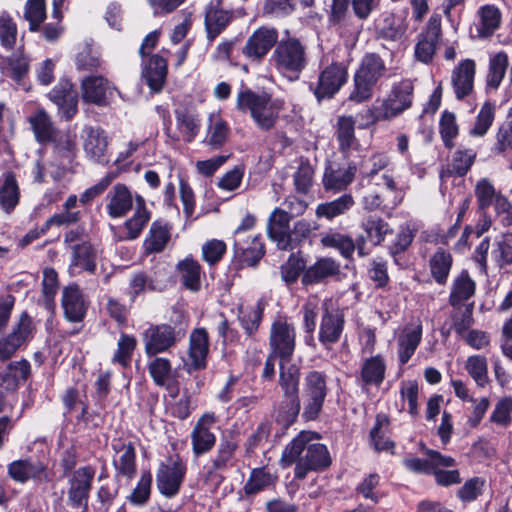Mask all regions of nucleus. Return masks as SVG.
<instances>
[{"label":"nucleus","instance_id":"f257e3e1","mask_svg":"<svg viewBox=\"0 0 512 512\" xmlns=\"http://www.w3.org/2000/svg\"><path fill=\"white\" fill-rule=\"evenodd\" d=\"M278 38L279 32L275 27L262 25L253 31L244 45L241 36L224 39L217 45L214 54L216 58L224 61L243 57L251 64H261L276 46Z\"/></svg>","mask_w":512,"mask_h":512},{"label":"nucleus","instance_id":"f03ea898","mask_svg":"<svg viewBox=\"0 0 512 512\" xmlns=\"http://www.w3.org/2000/svg\"><path fill=\"white\" fill-rule=\"evenodd\" d=\"M236 108L241 112H250L258 128L269 131L275 126L283 103L272 99L266 91L258 93L243 84L237 94Z\"/></svg>","mask_w":512,"mask_h":512},{"label":"nucleus","instance_id":"7ed1b4c3","mask_svg":"<svg viewBox=\"0 0 512 512\" xmlns=\"http://www.w3.org/2000/svg\"><path fill=\"white\" fill-rule=\"evenodd\" d=\"M387 67L383 58L375 52L366 53L353 75V88L348 101L362 104L369 101L378 82L385 77Z\"/></svg>","mask_w":512,"mask_h":512},{"label":"nucleus","instance_id":"20e7f679","mask_svg":"<svg viewBox=\"0 0 512 512\" xmlns=\"http://www.w3.org/2000/svg\"><path fill=\"white\" fill-rule=\"evenodd\" d=\"M272 61L279 72L298 77L307 66L306 47L296 37L288 36L286 39L277 40Z\"/></svg>","mask_w":512,"mask_h":512},{"label":"nucleus","instance_id":"39448f33","mask_svg":"<svg viewBox=\"0 0 512 512\" xmlns=\"http://www.w3.org/2000/svg\"><path fill=\"white\" fill-rule=\"evenodd\" d=\"M328 376L324 371L311 370L304 377V407L302 418L306 422L315 421L322 412L328 395Z\"/></svg>","mask_w":512,"mask_h":512},{"label":"nucleus","instance_id":"423d86ee","mask_svg":"<svg viewBox=\"0 0 512 512\" xmlns=\"http://www.w3.org/2000/svg\"><path fill=\"white\" fill-rule=\"evenodd\" d=\"M187 463L176 454L169 461H160L156 469V488L161 496L173 499L179 495L186 480Z\"/></svg>","mask_w":512,"mask_h":512},{"label":"nucleus","instance_id":"0eeeda50","mask_svg":"<svg viewBox=\"0 0 512 512\" xmlns=\"http://www.w3.org/2000/svg\"><path fill=\"white\" fill-rule=\"evenodd\" d=\"M239 442L233 434H224L216 446V451L204 467L207 481L221 484L225 480L224 473L232 468L236 461Z\"/></svg>","mask_w":512,"mask_h":512},{"label":"nucleus","instance_id":"6e6552de","mask_svg":"<svg viewBox=\"0 0 512 512\" xmlns=\"http://www.w3.org/2000/svg\"><path fill=\"white\" fill-rule=\"evenodd\" d=\"M348 77V65L333 61L320 71L317 82H310L308 88L320 104L333 99L347 83Z\"/></svg>","mask_w":512,"mask_h":512},{"label":"nucleus","instance_id":"1a4fd4ad","mask_svg":"<svg viewBox=\"0 0 512 512\" xmlns=\"http://www.w3.org/2000/svg\"><path fill=\"white\" fill-rule=\"evenodd\" d=\"M269 351L279 356L280 362H291L296 349V328L286 314L278 313L270 326Z\"/></svg>","mask_w":512,"mask_h":512},{"label":"nucleus","instance_id":"9d476101","mask_svg":"<svg viewBox=\"0 0 512 512\" xmlns=\"http://www.w3.org/2000/svg\"><path fill=\"white\" fill-rule=\"evenodd\" d=\"M95 468L86 465L76 469L67 479L66 504L76 512H88L90 492L93 487Z\"/></svg>","mask_w":512,"mask_h":512},{"label":"nucleus","instance_id":"9b49d317","mask_svg":"<svg viewBox=\"0 0 512 512\" xmlns=\"http://www.w3.org/2000/svg\"><path fill=\"white\" fill-rule=\"evenodd\" d=\"M7 476L15 483L26 484L33 481L38 484L52 480L48 460L31 456L11 461L7 465Z\"/></svg>","mask_w":512,"mask_h":512},{"label":"nucleus","instance_id":"f8f14e48","mask_svg":"<svg viewBox=\"0 0 512 512\" xmlns=\"http://www.w3.org/2000/svg\"><path fill=\"white\" fill-rule=\"evenodd\" d=\"M35 326L27 311L21 313L10 333L0 337V365L12 357L33 339Z\"/></svg>","mask_w":512,"mask_h":512},{"label":"nucleus","instance_id":"ddd939ff","mask_svg":"<svg viewBox=\"0 0 512 512\" xmlns=\"http://www.w3.org/2000/svg\"><path fill=\"white\" fill-rule=\"evenodd\" d=\"M184 332L170 324H151L143 333L144 351L148 357L169 351L183 337Z\"/></svg>","mask_w":512,"mask_h":512},{"label":"nucleus","instance_id":"4468645a","mask_svg":"<svg viewBox=\"0 0 512 512\" xmlns=\"http://www.w3.org/2000/svg\"><path fill=\"white\" fill-rule=\"evenodd\" d=\"M265 254L266 246L260 233L246 239H235L232 265L236 270L257 267Z\"/></svg>","mask_w":512,"mask_h":512},{"label":"nucleus","instance_id":"2eb2a0df","mask_svg":"<svg viewBox=\"0 0 512 512\" xmlns=\"http://www.w3.org/2000/svg\"><path fill=\"white\" fill-rule=\"evenodd\" d=\"M210 334L205 327L194 328L189 335L186 370L189 374L205 370L210 355Z\"/></svg>","mask_w":512,"mask_h":512},{"label":"nucleus","instance_id":"dca6fc26","mask_svg":"<svg viewBox=\"0 0 512 512\" xmlns=\"http://www.w3.org/2000/svg\"><path fill=\"white\" fill-rule=\"evenodd\" d=\"M48 97L57 106L58 114L62 119L71 121L78 113L79 94L70 79L60 78L48 93Z\"/></svg>","mask_w":512,"mask_h":512},{"label":"nucleus","instance_id":"f3484780","mask_svg":"<svg viewBox=\"0 0 512 512\" xmlns=\"http://www.w3.org/2000/svg\"><path fill=\"white\" fill-rule=\"evenodd\" d=\"M217 422L214 412H206L199 417L190 434L192 452L195 457L208 454L215 447L217 437L212 428Z\"/></svg>","mask_w":512,"mask_h":512},{"label":"nucleus","instance_id":"a211bd4d","mask_svg":"<svg viewBox=\"0 0 512 512\" xmlns=\"http://www.w3.org/2000/svg\"><path fill=\"white\" fill-rule=\"evenodd\" d=\"M61 306L67 322L81 323L86 318L90 301L76 283L65 286L62 290Z\"/></svg>","mask_w":512,"mask_h":512},{"label":"nucleus","instance_id":"6ab92c4d","mask_svg":"<svg viewBox=\"0 0 512 512\" xmlns=\"http://www.w3.org/2000/svg\"><path fill=\"white\" fill-rule=\"evenodd\" d=\"M420 447L428 459L410 457L403 460V466L412 473L431 475L433 468L436 466L449 468L457 465L455 458L452 456L444 455L437 450L428 448L423 442L420 443Z\"/></svg>","mask_w":512,"mask_h":512},{"label":"nucleus","instance_id":"aec40b11","mask_svg":"<svg viewBox=\"0 0 512 512\" xmlns=\"http://www.w3.org/2000/svg\"><path fill=\"white\" fill-rule=\"evenodd\" d=\"M414 85L410 79L393 83L387 98L381 101L390 119L402 114L412 106Z\"/></svg>","mask_w":512,"mask_h":512},{"label":"nucleus","instance_id":"412c9836","mask_svg":"<svg viewBox=\"0 0 512 512\" xmlns=\"http://www.w3.org/2000/svg\"><path fill=\"white\" fill-rule=\"evenodd\" d=\"M234 18V11L223 9L220 1L209 3L204 12V27L208 42H214L227 29Z\"/></svg>","mask_w":512,"mask_h":512},{"label":"nucleus","instance_id":"4be33fe9","mask_svg":"<svg viewBox=\"0 0 512 512\" xmlns=\"http://www.w3.org/2000/svg\"><path fill=\"white\" fill-rule=\"evenodd\" d=\"M356 173L357 165L353 161L348 162L346 167L328 163L322 177L323 188L327 192L344 191L354 181Z\"/></svg>","mask_w":512,"mask_h":512},{"label":"nucleus","instance_id":"5701e85b","mask_svg":"<svg viewBox=\"0 0 512 512\" xmlns=\"http://www.w3.org/2000/svg\"><path fill=\"white\" fill-rule=\"evenodd\" d=\"M114 89L111 82L101 75H90L81 81L82 100L88 104L106 106Z\"/></svg>","mask_w":512,"mask_h":512},{"label":"nucleus","instance_id":"b1692460","mask_svg":"<svg viewBox=\"0 0 512 512\" xmlns=\"http://www.w3.org/2000/svg\"><path fill=\"white\" fill-rule=\"evenodd\" d=\"M31 375L32 367L27 359L9 360L5 370L0 372V388H3L6 393L16 392Z\"/></svg>","mask_w":512,"mask_h":512},{"label":"nucleus","instance_id":"393cba45","mask_svg":"<svg viewBox=\"0 0 512 512\" xmlns=\"http://www.w3.org/2000/svg\"><path fill=\"white\" fill-rule=\"evenodd\" d=\"M84 143L83 148L87 157L94 162L106 165L109 163L107 157V136L100 127L87 126L83 129Z\"/></svg>","mask_w":512,"mask_h":512},{"label":"nucleus","instance_id":"a878e982","mask_svg":"<svg viewBox=\"0 0 512 512\" xmlns=\"http://www.w3.org/2000/svg\"><path fill=\"white\" fill-rule=\"evenodd\" d=\"M339 274L340 264L335 259L320 257L312 265H306V273L301 278V284L304 287L314 286Z\"/></svg>","mask_w":512,"mask_h":512},{"label":"nucleus","instance_id":"bb28decb","mask_svg":"<svg viewBox=\"0 0 512 512\" xmlns=\"http://www.w3.org/2000/svg\"><path fill=\"white\" fill-rule=\"evenodd\" d=\"M391 433L392 427L389 415L383 412L377 413L374 426L369 432L370 445L376 452L395 453L396 443L390 438Z\"/></svg>","mask_w":512,"mask_h":512},{"label":"nucleus","instance_id":"cd10ccee","mask_svg":"<svg viewBox=\"0 0 512 512\" xmlns=\"http://www.w3.org/2000/svg\"><path fill=\"white\" fill-rule=\"evenodd\" d=\"M345 319L344 315L338 311H330L326 308L322 314L318 340L319 342L328 347L337 343L344 330Z\"/></svg>","mask_w":512,"mask_h":512},{"label":"nucleus","instance_id":"c85d7f7f","mask_svg":"<svg viewBox=\"0 0 512 512\" xmlns=\"http://www.w3.org/2000/svg\"><path fill=\"white\" fill-rule=\"evenodd\" d=\"M476 64L472 59L462 60L452 72V86L458 100L469 96L474 87Z\"/></svg>","mask_w":512,"mask_h":512},{"label":"nucleus","instance_id":"c756f323","mask_svg":"<svg viewBox=\"0 0 512 512\" xmlns=\"http://www.w3.org/2000/svg\"><path fill=\"white\" fill-rule=\"evenodd\" d=\"M292 215L287 211L277 207L275 208L267 222V236L274 242L279 250L286 249L288 240H286L290 228Z\"/></svg>","mask_w":512,"mask_h":512},{"label":"nucleus","instance_id":"7c9ffc66","mask_svg":"<svg viewBox=\"0 0 512 512\" xmlns=\"http://www.w3.org/2000/svg\"><path fill=\"white\" fill-rule=\"evenodd\" d=\"M168 74L167 60L159 54L150 56L142 70V77L152 93H160Z\"/></svg>","mask_w":512,"mask_h":512},{"label":"nucleus","instance_id":"2f4dec72","mask_svg":"<svg viewBox=\"0 0 512 512\" xmlns=\"http://www.w3.org/2000/svg\"><path fill=\"white\" fill-rule=\"evenodd\" d=\"M300 410L301 402L300 399L296 398L283 397L274 405L272 418L279 426L277 434L284 435L296 423Z\"/></svg>","mask_w":512,"mask_h":512},{"label":"nucleus","instance_id":"473e14b6","mask_svg":"<svg viewBox=\"0 0 512 512\" xmlns=\"http://www.w3.org/2000/svg\"><path fill=\"white\" fill-rule=\"evenodd\" d=\"M408 29L406 16L387 13L376 24L375 34L377 39L396 42L402 39Z\"/></svg>","mask_w":512,"mask_h":512},{"label":"nucleus","instance_id":"72a5a7b5","mask_svg":"<svg viewBox=\"0 0 512 512\" xmlns=\"http://www.w3.org/2000/svg\"><path fill=\"white\" fill-rule=\"evenodd\" d=\"M386 362L381 354H376L363 360L360 367L359 380L361 387H380L386 377Z\"/></svg>","mask_w":512,"mask_h":512},{"label":"nucleus","instance_id":"f704fd0d","mask_svg":"<svg viewBox=\"0 0 512 512\" xmlns=\"http://www.w3.org/2000/svg\"><path fill=\"white\" fill-rule=\"evenodd\" d=\"M107 198H109V202L106 205V210L112 219L122 218L132 209V194L124 183L114 185Z\"/></svg>","mask_w":512,"mask_h":512},{"label":"nucleus","instance_id":"c9c22d12","mask_svg":"<svg viewBox=\"0 0 512 512\" xmlns=\"http://www.w3.org/2000/svg\"><path fill=\"white\" fill-rule=\"evenodd\" d=\"M20 187L16 174L5 171L0 177V208L7 214L12 213L20 202Z\"/></svg>","mask_w":512,"mask_h":512},{"label":"nucleus","instance_id":"e433bc0d","mask_svg":"<svg viewBox=\"0 0 512 512\" xmlns=\"http://www.w3.org/2000/svg\"><path fill=\"white\" fill-rule=\"evenodd\" d=\"M171 226L162 219L155 220L149 229L143 247L145 254L161 253L171 239Z\"/></svg>","mask_w":512,"mask_h":512},{"label":"nucleus","instance_id":"4c0bfd02","mask_svg":"<svg viewBox=\"0 0 512 512\" xmlns=\"http://www.w3.org/2000/svg\"><path fill=\"white\" fill-rule=\"evenodd\" d=\"M29 123L39 144L47 145L57 142L58 130L54 127L50 116L44 109H40L30 116Z\"/></svg>","mask_w":512,"mask_h":512},{"label":"nucleus","instance_id":"58836bf2","mask_svg":"<svg viewBox=\"0 0 512 512\" xmlns=\"http://www.w3.org/2000/svg\"><path fill=\"white\" fill-rule=\"evenodd\" d=\"M279 361L278 384L283 393V397L300 399V378L301 371L296 364Z\"/></svg>","mask_w":512,"mask_h":512},{"label":"nucleus","instance_id":"ea45409f","mask_svg":"<svg viewBox=\"0 0 512 512\" xmlns=\"http://www.w3.org/2000/svg\"><path fill=\"white\" fill-rule=\"evenodd\" d=\"M422 340V326L405 327L398 337V361L405 365L414 355Z\"/></svg>","mask_w":512,"mask_h":512},{"label":"nucleus","instance_id":"a19ab883","mask_svg":"<svg viewBox=\"0 0 512 512\" xmlns=\"http://www.w3.org/2000/svg\"><path fill=\"white\" fill-rule=\"evenodd\" d=\"M476 291V283L470 277L467 269L461 270L459 275L454 279L450 295L449 304L453 308L459 307L464 301L474 296Z\"/></svg>","mask_w":512,"mask_h":512},{"label":"nucleus","instance_id":"79ce46f5","mask_svg":"<svg viewBox=\"0 0 512 512\" xmlns=\"http://www.w3.org/2000/svg\"><path fill=\"white\" fill-rule=\"evenodd\" d=\"M355 128L356 121L352 115L338 116L334 126V135L341 153L349 152L357 143Z\"/></svg>","mask_w":512,"mask_h":512},{"label":"nucleus","instance_id":"37998d69","mask_svg":"<svg viewBox=\"0 0 512 512\" xmlns=\"http://www.w3.org/2000/svg\"><path fill=\"white\" fill-rule=\"evenodd\" d=\"M97 251L89 241L72 246V258L70 267L78 268L80 272L85 271L94 274L97 269Z\"/></svg>","mask_w":512,"mask_h":512},{"label":"nucleus","instance_id":"c03bdc74","mask_svg":"<svg viewBox=\"0 0 512 512\" xmlns=\"http://www.w3.org/2000/svg\"><path fill=\"white\" fill-rule=\"evenodd\" d=\"M176 269L180 273L181 283L186 289L192 292H198L201 289L202 267L192 255L180 260Z\"/></svg>","mask_w":512,"mask_h":512},{"label":"nucleus","instance_id":"a18cd8bd","mask_svg":"<svg viewBox=\"0 0 512 512\" xmlns=\"http://www.w3.org/2000/svg\"><path fill=\"white\" fill-rule=\"evenodd\" d=\"M152 489L153 474L149 468L142 469L135 487L132 489L131 493L126 496V501L132 506L144 507L151 499Z\"/></svg>","mask_w":512,"mask_h":512},{"label":"nucleus","instance_id":"49530a36","mask_svg":"<svg viewBox=\"0 0 512 512\" xmlns=\"http://www.w3.org/2000/svg\"><path fill=\"white\" fill-rule=\"evenodd\" d=\"M453 265V257L450 252L438 248L429 259L430 273L434 281L439 285H445Z\"/></svg>","mask_w":512,"mask_h":512},{"label":"nucleus","instance_id":"de8ad7c7","mask_svg":"<svg viewBox=\"0 0 512 512\" xmlns=\"http://www.w3.org/2000/svg\"><path fill=\"white\" fill-rule=\"evenodd\" d=\"M277 480L278 477L271 474L266 467L253 468L243 486V491L247 497L254 496L270 486H274Z\"/></svg>","mask_w":512,"mask_h":512},{"label":"nucleus","instance_id":"09e8293b","mask_svg":"<svg viewBox=\"0 0 512 512\" xmlns=\"http://www.w3.org/2000/svg\"><path fill=\"white\" fill-rule=\"evenodd\" d=\"M265 304L259 300L255 306L242 314V306L239 307L237 319L247 338H254L258 333L264 318Z\"/></svg>","mask_w":512,"mask_h":512},{"label":"nucleus","instance_id":"8fccbe9b","mask_svg":"<svg viewBox=\"0 0 512 512\" xmlns=\"http://www.w3.org/2000/svg\"><path fill=\"white\" fill-rule=\"evenodd\" d=\"M495 117V103L490 100L485 101L476 115L473 126L468 131L469 136L476 138L486 136L495 121Z\"/></svg>","mask_w":512,"mask_h":512},{"label":"nucleus","instance_id":"3c124183","mask_svg":"<svg viewBox=\"0 0 512 512\" xmlns=\"http://www.w3.org/2000/svg\"><path fill=\"white\" fill-rule=\"evenodd\" d=\"M307 260L301 251L292 252L285 263L280 266L281 279L287 285L297 283L306 273Z\"/></svg>","mask_w":512,"mask_h":512},{"label":"nucleus","instance_id":"603ef678","mask_svg":"<svg viewBox=\"0 0 512 512\" xmlns=\"http://www.w3.org/2000/svg\"><path fill=\"white\" fill-rule=\"evenodd\" d=\"M355 204L353 196L351 194H343L337 199L329 202L320 203L316 208V214L318 217H324L327 220H332L335 217L345 214Z\"/></svg>","mask_w":512,"mask_h":512},{"label":"nucleus","instance_id":"864d4df0","mask_svg":"<svg viewBox=\"0 0 512 512\" xmlns=\"http://www.w3.org/2000/svg\"><path fill=\"white\" fill-rule=\"evenodd\" d=\"M361 228L365 231L373 246L380 245L385 240L386 235L392 233L389 224L377 215H369L364 218Z\"/></svg>","mask_w":512,"mask_h":512},{"label":"nucleus","instance_id":"5fc2aeb1","mask_svg":"<svg viewBox=\"0 0 512 512\" xmlns=\"http://www.w3.org/2000/svg\"><path fill=\"white\" fill-rule=\"evenodd\" d=\"M478 14L480 16L479 35L482 37L493 35L501 24L500 9L494 4H486L479 8Z\"/></svg>","mask_w":512,"mask_h":512},{"label":"nucleus","instance_id":"6e6d98bb","mask_svg":"<svg viewBox=\"0 0 512 512\" xmlns=\"http://www.w3.org/2000/svg\"><path fill=\"white\" fill-rule=\"evenodd\" d=\"M512 152V119L501 123L490 146V155L506 157Z\"/></svg>","mask_w":512,"mask_h":512},{"label":"nucleus","instance_id":"4d7b16f0","mask_svg":"<svg viewBox=\"0 0 512 512\" xmlns=\"http://www.w3.org/2000/svg\"><path fill=\"white\" fill-rule=\"evenodd\" d=\"M309 441L310 438L306 431H301L295 438H293L282 451L280 458L281 467L288 468L296 461L300 460V455L306 449Z\"/></svg>","mask_w":512,"mask_h":512},{"label":"nucleus","instance_id":"13d9d810","mask_svg":"<svg viewBox=\"0 0 512 512\" xmlns=\"http://www.w3.org/2000/svg\"><path fill=\"white\" fill-rule=\"evenodd\" d=\"M136 348L137 339L133 334H127L125 332L120 333L112 362L119 364L123 368H128Z\"/></svg>","mask_w":512,"mask_h":512},{"label":"nucleus","instance_id":"bf43d9fd","mask_svg":"<svg viewBox=\"0 0 512 512\" xmlns=\"http://www.w3.org/2000/svg\"><path fill=\"white\" fill-rule=\"evenodd\" d=\"M303 458L313 468V471H323L332 463L328 448L322 443L307 444L306 454Z\"/></svg>","mask_w":512,"mask_h":512},{"label":"nucleus","instance_id":"052dcab7","mask_svg":"<svg viewBox=\"0 0 512 512\" xmlns=\"http://www.w3.org/2000/svg\"><path fill=\"white\" fill-rule=\"evenodd\" d=\"M113 467L116 476L133 479L137 472V454L135 445H129L124 453H121L118 459H113Z\"/></svg>","mask_w":512,"mask_h":512},{"label":"nucleus","instance_id":"680f3d73","mask_svg":"<svg viewBox=\"0 0 512 512\" xmlns=\"http://www.w3.org/2000/svg\"><path fill=\"white\" fill-rule=\"evenodd\" d=\"M439 133L444 147L451 150L455 146V138L459 135V126L453 112L448 110L442 112L439 120Z\"/></svg>","mask_w":512,"mask_h":512},{"label":"nucleus","instance_id":"e2e57ef3","mask_svg":"<svg viewBox=\"0 0 512 512\" xmlns=\"http://www.w3.org/2000/svg\"><path fill=\"white\" fill-rule=\"evenodd\" d=\"M465 370L477 386L484 388L488 384V363L485 356L478 354L469 356L465 362Z\"/></svg>","mask_w":512,"mask_h":512},{"label":"nucleus","instance_id":"0e129e2a","mask_svg":"<svg viewBox=\"0 0 512 512\" xmlns=\"http://www.w3.org/2000/svg\"><path fill=\"white\" fill-rule=\"evenodd\" d=\"M324 247L338 250L345 259H351L355 251V244L352 237L339 232L328 233L321 239Z\"/></svg>","mask_w":512,"mask_h":512},{"label":"nucleus","instance_id":"69168bd1","mask_svg":"<svg viewBox=\"0 0 512 512\" xmlns=\"http://www.w3.org/2000/svg\"><path fill=\"white\" fill-rule=\"evenodd\" d=\"M477 158V151L472 148H458L452 156L451 174L457 177L465 176Z\"/></svg>","mask_w":512,"mask_h":512},{"label":"nucleus","instance_id":"338daca9","mask_svg":"<svg viewBox=\"0 0 512 512\" xmlns=\"http://www.w3.org/2000/svg\"><path fill=\"white\" fill-rule=\"evenodd\" d=\"M507 67L508 56L505 52H498L493 57H491L486 79L487 86L493 89H497L505 76Z\"/></svg>","mask_w":512,"mask_h":512},{"label":"nucleus","instance_id":"774afa93","mask_svg":"<svg viewBox=\"0 0 512 512\" xmlns=\"http://www.w3.org/2000/svg\"><path fill=\"white\" fill-rule=\"evenodd\" d=\"M148 363L147 370L153 383L156 386L166 385L167 380L172 378V363L168 358L153 356Z\"/></svg>","mask_w":512,"mask_h":512}]
</instances>
